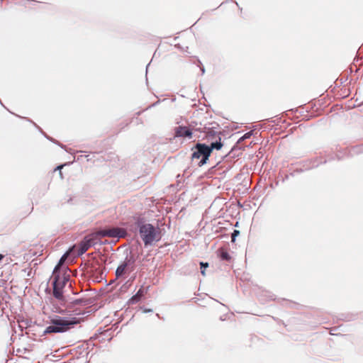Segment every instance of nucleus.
Wrapping results in <instances>:
<instances>
[{
    "label": "nucleus",
    "mask_w": 363,
    "mask_h": 363,
    "mask_svg": "<svg viewBox=\"0 0 363 363\" xmlns=\"http://www.w3.org/2000/svg\"><path fill=\"white\" fill-rule=\"evenodd\" d=\"M82 321H84L83 318L76 317L71 318L70 319H64L61 318L52 319V325L47 327L44 333H64L74 327V325L79 324Z\"/></svg>",
    "instance_id": "nucleus-1"
},
{
    "label": "nucleus",
    "mask_w": 363,
    "mask_h": 363,
    "mask_svg": "<svg viewBox=\"0 0 363 363\" xmlns=\"http://www.w3.org/2000/svg\"><path fill=\"white\" fill-rule=\"evenodd\" d=\"M139 233L145 246L152 245L153 242L160 239L159 228H155L150 223L140 225Z\"/></svg>",
    "instance_id": "nucleus-2"
},
{
    "label": "nucleus",
    "mask_w": 363,
    "mask_h": 363,
    "mask_svg": "<svg viewBox=\"0 0 363 363\" xmlns=\"http://www.w3.org/2000/svg\"><path fill=\"white\" fill-rule=\"evenodd\" d=\"M125 235V230L119 228H112L96 231L89 235L87 238L93 242V245L97 244L101 238H122Z\"/></svg>",
    "instance_id": "nucleus-3"
},
{
    "label": "nucleus",
    "mask_w": 363,
    "mask_h": 363,
    "mask_svg": "<svg viewBox=\"0 0 363 363\" xmlns=\"http://www.w3.org/2000/svg\"><path fill=\"white\" fill-rule=\"evenodd\" d=\"M253 134V131H249L246 133H245L236 143V144L234 145V147L231 149V150L224 156L221 157V159H225L228 156H229L228 159H233L235 157H241L242 155V152L241 151V149L242 148V143L246 140L251 138V136Z\"/></svg>",
    "instance_id": "nucleus-4"
},
{
    "label": "nucleus",
    "mask_w": 363,
    "mask_h": 363,
    "mask_svg": "<svg viewBox=\"0 0 363 363\" xmlns=\"http://www.w3.org/2000/svg\"><path fill=\"white\" fill-rule=\"evenodd\" d=\"M192 150L191 159H208L211 153V149L205 143H198Z\"/></svg>",
    "instance_id": "nucleus-5"
},
{
    "label": "nucleus",
    "mask_w": 363,
    "mask_h": 363,
    "mask_svg": "<svg viewBox=\"0 0 363 363\" xmlns=\"http://www.w3.org/2000/svg\"><path fill=\"white\" fill-rule=\"evenodd\" d=\"M58 278V286H61V288H63L66 281H68V278L65 277V274H62L60 270H58V267H55L52 276V279L54 281H55L56 279Z\"/></svg>",
    "instance_id": "nucleus-6"
},
{
    "label": "nucleus",
    "mask_w": 363,
    "mask_h": 363,
    "mask_svg": "<svg viewBox=\"0 0 363 363\" xmlns=\"http://www.w3.org/2000/svg\"><path fill=\"white\" fill-rule=\"evenodd\" d=\"M175 136L191 138L192 131L186 126L179 125L175 128Z\"/></svg>",
    "instance_id": "nucleus-7"
},
{
    "label": "nucleus",
    "mask_w": 363,
    "mask_h": 363,
    "mask_svg": "<svg viewBox=\"0 0 363 363\" xmlns=\"http://www.w3.org/2000/svg\"><path fill=\"white\" fill-rule=\"evenodd\" d=\"M91 246L93 245V242L87 238V236L84 238V239L79 243V249L77 252V255H82L85 253Z\"/></svg>",
    "instance_id": "nucleus-8"
},
{
    "label": "nucleus",
    "mask_w": 363,
    "mask_h": 363,
    "mask_svg": "<svg viewBox=\"0 0 363 363\" xmlns=\"http://www.w3.org/2000/svg\"><path fill=\"white\" fill-rule=\"evenodd\" d=\"M146 293L147 289H145L143 286H141L140 289L138 291V292L128 300V303L135 304L138 303L142 299V298L145 295Z\"/></svg>",
    "instance_id": "nucleus-9"
},
{
    "label": "nucleus",
    "mask_w": 363,
    "mask_h": 363,
    "mask_svg": "<svg viewBox=\"0 0 363 363\" xmlns=\"http://www.w3.org/2000/svg\"><path fill=\"white\" fill-rule=\"evenodd\" d=\"M56 280L55 281H54V285H53V296L59 299V300H62L63 298V295H62V288H61V286H58V281H59V279L58 278H55Z\"/></svg>",
    "instance_id": "nucleus-10"
},
{
    "label": "nucleus",
    "mask_w": 363,
    "mask_h": 363,
    "mask_svg": "<svg viewBox=\"0 0 363 363\" xmlns=\"http://www.w3.org/2000/svg\"><path fill=\"white\" fill-rule=\"evenodd\" d=\"M128 267V263L123 262L121 264H120L116 270V279H120L121 277H123L124 274L126 273Z\"/></svg>",
    "instance_id": "nucleus-11"
},
{
    "label": "nucleus",
    "mask_w": 363,
    "mask_h": 363,
    "mask_svg": "<svg viewBox=\"0 0 363 363\" xmlns=\"http://www.w3.org/2000/svg\"><path fill=\"white\" fill-rule=\"evenodd\" d=\"M221 138L219 137V140H216L215 142H212L209 145L208 147H210V149H211V152L213 151V150L216 149V150H220L221 149V147H223V144L220 141Z\"/></svg>",
    "instance_id": "nucleus-12"
},
{
    "label": "nucleus",
    "mask_w": 363,
    "mask_h": 363,
    "mask_svg": "<svg viewBox=\"0 0 363 363\" xmlns=\"http://www.w3.org/2000/svg\"><path fill=\"white\" fill-rule=\"evenodd\" d=\"M219 257L223 260L228 261L230 259V256L228 252L223 248L219 250Z\"/></svg>",
    "instance_id": "nucleus-13"
},
{
    "label": "nucleus",
    "mask_w": 363,
    "mask_h": 363,
    "mask_svg": "<svg viewBox=\"0 0 363 363\" xmlns=\"http://www.w3.org/2000/svg\"><path fill=\"white\" fill-rule=\"evenodd\" d=\"M74 248V247H73L72 248L69 249V251H67L60 259L59 261V263L56 266V267H58V270H60V265H62L65 261L66 260V259L67 258L68 255L71 253V252L73 250V249Z\"/></svg>",
    "instance_id": "nucleus-14"
},
{
    "label": "nucleus",
    "mask_w": 363,
    "mask_h": 363,
    "mask_svg": "<svg viewBox=\"0 0 363 363\" xmlns=\"http://www.w3.org/2000/svg\"><path fill=\"white\" fill-rule=\"evenodd\" d=\"M265 149L260 148L257 152H256L257 159H262L264 157Z\"/></svg>",
    "instance_id": "nucleus-15"
},
{
    "label": "nucleus",
    "mask_w": 363,
    "mask_h": 363,
    "mask_svg": "<svg viewBox=\"0 0 363 363\" xmlns=\"http://www.w3.org/2000/svg\"><path fill=\"white\" fill-rule=\"evenodd\" d=\"M89 157V155H84L82 154V152H77L76 154H74L73 155V159H77V160H79V159H83V157Z\"/></svg>",
    "instance_id": "nucleus-16"
},
{
    "label": "nucleus",
    "mask_w": 363,
    "mask_h": 363,
    "mask_svg": "<svg viewBox=\"0 0 363 363\" xmlns=\"http://www.w3.org/2000/svg\"><path fill=\"white\" fill-rule=\"evenodd\" d=\"M240 234V231L238 230H235L234 232L232 234L231 238L232 242H234L235 240V237L238 236Z\"/></svg>",
    "instance_id": "nucleus-17"
},
{
    "label": "nucleus",
    "mask_w": 363,
    "mask_h": 363,
    "mask_svg": "<svg viewBox=\"0 0 363 363\" xmlns=\"http://www.w3.org/2000/svg\"><path fill=\"white\" fill-rule=\"evenodd\" d=\"M200 265H201V269L202 268H206L208 267V263H203V262H201L200 263Z\"/></svg>",
    "instance_id": "nucleus-18"
},
{
    "label": "nucleus",
    "mask_w": 363,
    "mask_h": 363,
    "mask_svg": "<svg viewBox=\"0 0 363 363\" xmlns=\"http://www.w3.org/2000/svg\"><path fill=\"white\" fill-rule=\"evenodd\" d=\"M206 162V160H200V162H199V167H201L202 165H203Z\"/></svg>",
    "instance_id": "nucleus-19"
},
{
    "label": "nucleus",
    "mask_w": 363,
    "mask_h": 363,
    "mask_svg": "<svg viewBox=\"0 0 363 363\" xmlns=\"http://www.w3.org/2000/svg\"><path fill=\"white\" fill-rule=\"evenodd\" d=\"M200 69L201 71V74H203L205 73V68L203 66L200 67Z\"/></svg>",
    "instance_id": "nucleus-20"
},
{
    "label": "nucleus",
    "mask_w": 363,
    "mask_h": 363,
    "mask_svg": "<svg viewBox=\"0 0 363 363\" xmlns=\"http://www.w3.org/2000/svg\"><path fill=\"white\" fill-rule=\"evenodd\" d=\"M201 274H202V275H203V276H205V275H206V273H205V268H202V269H201Z\"/></svg>",
    "instance_id": "nucleus-21"
},
{
    "label": "nucleus",
    "mask_w": 363,
    "mask_h": 363,
    "mask_svg": "<svg viewBox=\"0 0 363 363\" xmlns=\"http://www.w3.org/2000/svg\"><path fill=\"white\" fill-rule=\"evenodd\" d=\"M63 167H64V165H60L56 169H61Z\"/></svg>",
    "instance_id": "nucleus-22"
},
{
    "label": "nucleus",
    "mask_w": 363,
    "mask_h": 363,
    "mask_svg": "<svg viewBox=\"0 0 363 363\" xmlns=\"http://www.w3.org/2000/svg\"><path fill=\"white\" fill-rule=\"evenodd\" d=\"M4 256L3 255L0 254V261L4 258Z\"/></svg>",
    "instance_id": "nucleus-23"
},
{
    "label": "nucleus",
    "mask_w": 363,
    "mask_h": 363,
    "mask_svg": "<svg viewBox=\"0 0 363 363\" xmlns=\"http://www.w3.org/2000/svg\"><path fill=\"white\" fill-rule=\"evenodd\" d=\"M80 302H81V301H80L79 300H77V301H75V303H77V304H78V303H79Z\"/></svg>",
    "instance_id": "nucleus-24"
},
{
    "label": "nucleus",
    "mask_w": 363,
    "mask_h": 363,
    "mask_svg": "<svg viewBox=\"0 0 363 363\" xmlns=\"http://www.w3.org/2000/svg\"><path fill=\"white\" fill-rule=\"evenodd\" d=\"M211 133H212V135H214L216 133L215 131H211Z\"/></svg>",
    "instance_id": "nucleus-25"
},
{
    "label": "nucleus",
    "mask_w": 363,
    "mask_h": 363,
    "mask_svg": "<svg viewBox=\"0 0 363 363\" xmlns=\"http://www.w3.org/2000/svg\"><path fill=\"white\" fill-rule=\"evenodd\" d=\"M149 65H150V64H148V65H147V67H146V70H147Z\"/></svg>",
    "instance_id": "nucleus-26"
},
{
    "label": "nucleus",
    "mask_w": 363,
    "mask_h": 363,
    "mask_svg": "<svg viewBox=\"0 0 363 363\" xmlns=\"http://www.w3.org/2000/svg\"><path fill=\"white\" fill-rule=\"evenodd\" d=\"M268 157H269V155H266V156H265V159H267V158H268Z\"/></svg>",
    "instance_id": "nucleus-27"
},
{
    "label": "nucleus",
    "mask_w": 363,
    "mask_h": 363,
    "mask_svg": "<svg viewBox=\"0 0 363 363\" xmlns=\"http://www.w3.org/2000/svg\"><path fill=\"white\" fill-rule=\"evenodd\" d=\"M76 314L79 315V314H82V313L79 312V313H76Z\"/></svg>",
    "instance_id": "nucleus-28"
}]
</instances>
